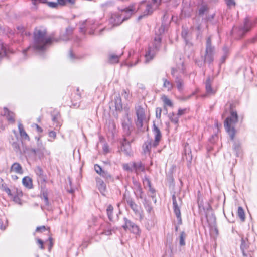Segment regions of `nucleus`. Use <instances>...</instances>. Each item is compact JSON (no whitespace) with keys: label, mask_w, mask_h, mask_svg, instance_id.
Masks as SVG:
<instances>
[{"label":"nucleus","mask_w":257,"mask_h":257,"mask_svg":"<svg viewBox=\"0 0 257 257\" xmlns=\"http://www.w3.org/2000/svg\"><path fill=\"white\" fill-rule=\"evenodd\" d=\"M122 168L124 170L129 172H133V162L123 164L122 165Z\"/></svg>","instance_id":"nucleus-40"},{"label":"nucleus","mask_w":257,"mask_h":257,"mask_svg":"<svg viewBox=\"0 0 257 257\" xmlns=\"http://www.w3.org/2000/svg\"><path fill=\"white\" fill-rule=\"evenodd\" d=\"M4 191H5V192H6L7 193V194L9 196H11V197H12L13 196V194H12L11 193V190L9 188H8V187H7L6 188H5L4 190Z\"/></svg>","instance_id":"nucleus-61"},{"label":"nucleus","mask_w":257,"mask_h":257,"mask_svg":"<svg viewBox=\"0 0 257 257\" xmlns=\"http://www.w3.org/2000/svg\"><path fill=\"white\" fill-rule=\"evenodd\" d=\"M13 197V200L14 202H15L17 203H20L21 199L17 195H14L12 197Z\"/></svg>","instance_id":"nucleus-60"},{"label":"nucleus","mask_w":257,"mask_h":257,"mask_svg":"<svg viewBox=\"0 0 257 257\" xmlns=\"http://www.w3.org/2000/svg\"><path fill=\"white\" fill-rule=\"evenodd\" d=\"M212 81L211 80V78L210 76H208L205 82V89L206 91L207 92V94H204L202 96L203 97H205L207 96V94H214L215 93V91L212 89L211 86Z\"/></svg>","instance_id":"nucleus-18"},{"label":"nucleus","mask_w":257,"mask_h":257,"mask_svg":"<svg viewBox=\"0 0 257 257\" xmlns=\"http://www.w3.org/2000/svg\"><path fill=\"white\" fill-rule=\"evenodd\" d=\"M74 31V28L69 26L66 28L65 32L61 34L59 38L47 37V31L45 29L35 28L33 33V48L39 52L45 51L47 47L51 45L53 42H58L59 40L68 41L70 39Z\"/></svg>","instance_id":"nucleus-1"},{"label":"nucleus","mask_w":257,"mask_h":257,"mask_svg":"<svg viewBox=\"0 0 257 257\" xmlns=\"http://www.w3.org/2000/svg\"><path fill=\"white\" fill-rule=\"evenodd\" d=\"M136 111L137 117L145 118V111L141 106H138L136 108Z\"/></svg>","instance_id":"nucleus-33"},{"label":"nucleus","mask_w":257,"mask_h":257,"mask_svg":"<svg viewBox=\"0 0 257 257\" xmlns=\"http://www.w3.org/2000/svg\"><path fill=\"white\" fill-rule=\"evenodd\" d=\"M145 119V117H137V119L135 122L136 126L139 131H143L142 130L143 126V121Z\"/></svg>","instance_id":"nucleus-37"},{"label":"nucleus","mask_w":257,"mask_h":257,"mask_svg":"<svg viewBox=\"0 0 257 257\" xmlns=\"http://www.w3.org/2000/svg\"><path fill=\"white\" fill-rule=\"evenodd\" d=\"M230 115L227 117L224 122V126L225 131L229 136L230 139L233 141V150L235 153L236 156L239 157L241 153L240 144L239 142L234 141L236 130L235 125L238 121V116L237 112L234 110V105H229Z\"/></svg>","instance_id":"nucleus-2"},{"label":"nucleus","mask_w":257,"mask_h":257,"mask_svg":"<svg viewBox=\"0 0 257 257\" xmlns=\"http://www.w3.org/2000/svg\"><path fill=\"white\" fill-rule=\"evenodd\" d=\"M57 1L60 6L71 7L75 4L76 0H57Z\"/></svg>","instance_id":"nucleus-32"},{"label":"nucleus","mask_w":257,"mask_h":257,"mask_svg":"<svg viewBox=\"0 0 257 257\" xmlns=\"http://www.w3.org/2000/svg\"><path fill=\"white\" fill-rule=\"evenodd\" d=\"M215 16V13H213L212 15H208V16H206V17L205 18V21L207 22H211L213 20Z\"/></svg>","instance_id":"nucleus-53"},{"label":"nucleus","mask_w":257,"mask_h":257,"mask_svg":"<svg viewBox=\"0 0 257 257\" xmlns=\"http://www.w3.org/2000/svg\"><path fill=\"white\" fill-rule=\"evenodd\" d=\"M186 235L184 231L181 232L179 236V244L181 246H184L185 245V239Z\"/></svg>","instance_id":"nucleus-42"},{"label":"nucleus","mask_w":257,"mask_h":257,"mask_svg":"<svg viewBox=\"0 0 257 257\" xmlns=\"http://www.w3.org/2000/svg\"><path fill=\"white\" fill-rule=\"evenodd\" d=\"M69 56L70 58L72 60H74L75 59L77 58V57L73 53V52L71 49H70L69 50Z\"/></svg>","instance_id":"nucleus-56"},{"label":"nucleus","mask_w":257,"mask_h":257,"mask_svg":"<svg viewBox=\"0 0 257 257\" xmlns=\"http://www.w3.org/2000/svg\"><path fill=\"white\" fill-rule=\"evenodd\" d=\"M132 141L133 140H132L131 141H129L126 139L125 137H124L123 140L121 142V147L125 146L127 144H131Z\"/></svg>","instance_id":"nucleus-57"},{"label":"nucleus","mask_w":257,"mask_h":257,"mask_svg":"<svg viewBox=\"0 0 257 257\" xmlns=\"http://www.w3.org/2000/svg\"><path fill=\"white\" fill-rule=\"evenodd\" d=\"M144 205L146 211L150 213L152 210V207L151 205V203L148 201H147L146 198L144 199Z\"/></svg>","instance_id":"nucleus-46"},{"label":"nucleus","mask_w":257,"mask_h":257,"mask_svg":"<svg viewBox=\"0 0 257 257\" xmlns=\"http://www.w3.org/2000/svg\"><path fill=\"white\" fill-rule=\"evenodd\" d=\"M4 115L6 116L8 121L12 123L15 122V114L11 111H9L8 108L4 107Z\"/></svg>","instance_id":"nucleus-23"},{"label":"nucleus","mask_w":257,"mask_h":257,"mask_svg":"<svg viewBox=\"0 0 257 257\" xmlns=\"http://www.w3.org/2000/svg\"><path fill=\"white\" fill-rule=\"evenodd\" d=\"M152 140L151 139L148 140L143 144L142 148L144 153L146 154H150L151 147L152 146Z\"/></svg>","instance_id":"nucleus-22"},{"label":"nucleus","mask_w":257,"mask_h":257,"mask_svg":"<svg viewBox=\"0 0 257 257\" xmlns=\"http://www.w3.org/2000/svg\"><path fill=\"white\" fill-rule=\"evenodd\" d=\"M121 151L127 156L131 155V144H127L125 146L121 147Z\"/></svg>","instance_id":"nucleus-39"},{"label":"nucleus","mask_w":257,"mask_h":257,"mask_svg":"<svg viewBox=\"0 0 257 257\" xmlns=\"http://www.w3.org/2000/svg\"><path fill=\"white\" fill-rule=\"evenodd\" d=\"M3 33H5L7 35H13L14 32L12 29L9 27H4Z\"/></svg>","instance_id":"nucleus-49"},{"label":"nucleus","mask_w":257,"mask_h":257,"mask_svg":"<svg viewBox=\"0 0 257 257\" xmlns=\"http://www.w3.org/2000/svg\"><path fill=\"white\" fill-rule=\"evenodd\" d=\"M120 55L115 54H111L109 57V61L111 63H116L118 62Z\"/></svg>","instance_id":"nucleus-38"},{"label":"nucleus","mask_w":257,"mask_h":257,"mask_svg":"<svg viewBox=\"0 0 257 257\" xmlns=\"http://www.w3.org/2000/svg\"><path fill=\"white\" fill-rule=\"evenodd\" d=\"M214 47L211 45V39L208 37L206 40V50L203 57V63L210 65L214 61Z\"/></svg>","instance_id":"nucleus-4"},{"label":"nucleus","mask_w":257,"mask_h":257,"mask_svg":"<svg viewBox=\"0 0 257 257\" xmlns=\"http://www.w3.org/2000/svg\"><path fill=\"white\" fill-rule=\"evenodd\" d=\"M226 5L229 9L235 7L236 3L234 0H224Z\"/></svg>","instance_id":"nucleus-47"},{"label":"nucleus","mask_w":257,"mask_h":257,"mask_svg":"<svg viewBox=\"0 0 257 257\" xmlns=\"http://www.w3.org/2000/svg\"><path fill=\"white\" fill-rule=\"evenodd\" d=\"M125 223L122 225V228L124 230L129 229L134 234H139L140 232L139 227L134 222L130 220H128L126 217L123 218Z\"/></svg>","instance_id":"nucleus-9"},{"label":"nucleus","mask_w":257,"mask_h":257,"mask_svg":"<svg viewBox=\"0 0 257 257\" xmlns=\"http://www.w3.org/2000/svg\"><path fill=\"white\" fill-rule=\"evenodd\" d=\"M241 242L240 244V249L243 253V256H247V254L245 253V250L248 249L249 244L248 239L247 238H241Z\"/></svg>","instance_id":"nucleus-24"},{"label":"nucleus","mask_w":257,"mask_h":257,"mask_svg":"<svg viewBox=\"0 0 257 257\" xmlns=\"http://www.w3.org/2000/svg\"><path fill=\"white\" fill-rule=\"evenodd\" d=\"M34 171L38 177V181L41 182V183L44 184L47 181V175L44 173L43 170L40 166H36Z\"/></svg>","instance_id":"nucleus-14"},{"label":"nucleus","mask_w":257,"mask_h":257,"mask_svg":"<svg viewBox=\"0 0 257 257\" xmlns=\"http://www.w3.org/2000/svg\"><path fill=\"white\" fill-rule=\"evenodd\" d=\"M133 171L136 174H138L140 172H145V166L141 161L133 162Z\"/></svg>","instance_id":"nucleus-17"},{"label":"nucleus","mask_w":257,"mask_h":257,"mask_svg":"<svg viewBox=\"0 0 257 257\" xmlns=\"http://www.w3.org/2000/svg\"><path fill=\"white\" fill-rule=\"evenodd\" d=\"M113 6V3L112 2H107L105 3L102 4L100 7L104 11L107 10L108 8H111Z\"/></svg>","instance_id":"nucleus-43"},{"label":"nucleus","mask_w":257,"mask_h":257,"mask_svg":"<svg viewBox=\"0 0 257 257\" xmlns=\"http://www.w3.org/2000/svg\"><path fill=\"white\" fill-rule=\"evenodd\" d=\"M47 5L51 8H56L59 4H58V2H50L46 3Z\"/></svg>","instance_id":"nucleus-51"},{"label":"nucleus","mask_w":257,"mask_h":257,"mask_svg":"<svg viewBox=\"0 0 257 257\" xmlns=\"http://www.w3.org/2000/svg\"><path fill=\"white\" fill-rule=\"evenodd\" d=\"M172 201H173V208L174 212L176 216L178 224L181 225L182 224V220L181 218V211L180 209V206L179 204L177 203L176 200V197L174 194L172 195Z\"/></svg>","instance_id":"nucleus-11"},{"label":"nucleus","mask_w":257,"mask_h":257,"mask_svg":"<svg viewBox=\"0 0 257 257\" xmlns=\"http://www.w3.org/2000/svg\"><path fill=\"white\" fill-rule=\"evenodd\" d=\"M49 136L52 138L53 139H55L56 137V133L53 131H51L49 133Z\"/></svg>","instance_id":"nucleus-62"},{"label":"nucleus","mask_w":257,"mask_h":257,"mask_svg":"<svg viewBox=\"0 0 257 257\" xmlns=\"http://www.w3.org/2000/svg\"><path fill=\"white\" fill-rule=\"evenodd\" d=\"M40 197L42 199H44L46 206L50 205V204L48 199V191L45 185L43 186H41Z\"/></svg>","instance_id":"nucleus-16"},{"label":"nucleus","mask_w":257,"mask_h":257,"mask_svg":"<svg viewBox=\"0 0 257 257\" xmlns=\"http://www.w3.org/2000/svg\"><path fill=\"white\" fill-rule=\"evenodd\" d=\"M47 230V229L46 228L45 226L43 225V226L37 227L36 229V231L38 232H42L46 231Z\"/></svg>","instance_id":"nucleus-54"},{"label":"nucleus","mask_w":257,"mask_h":257,"mask_svg":"<svg viewBox=\"0 0 257 257\" xmlns=\"http://www.w3.org/2000/svg\"><path fill=\"white\" fill-rule=\"evenodd\" d=\"M136 5V4H135ZM136 12L139 10H144L143 15H141L139 16L138 20H141L145 16H148L151 14L153 13V9L151 4H147L146 1L141 2L138 6L137 8L136 7Z\"/></svg>","instance_id":"nucleus-6"},{"label":"nucleus","mask_w":257,"mask_h":257,"mask_svg":"<svg viewBox=\"0 0 257 257\" xmlns=\"http://www.w3.org/2000/svg\"><path fill=\"white\" fill-rule=\"evenodd\" d=\"M143 182L144 185H146L148 187H150V186H151V181L147 176H144Z\"/></svg>","instance_id":"nucleus-50"},{"label":"nucleus","mask_w":257,"mask_h":257,"mask_svg":"<svg viewBox=\"0 0 257 257\" xmlns=\"http://www.w3.org/2000/svg\"><path fill=\"white\" fill-rule=\"evenodd\" d=\"M134 184L136 187V191L138 193L139 197L141 199L144 198V193L141 187V184L138 183L137 181H133Z\"/></svg>","instance_id":"nucleus-28"},{"label":"nucleus","mask_w":257,"mask_h":257,"mask_svg":"<svg viewBox=\"0 0 257 257\" xmlns=\"http://www.w3.org/2000/svg\"><path fill=\"white\" fill-rule=\"evenodd\" d=\"M164 104V106L166 107V106H168L170 107L173 106V103L172 101L166 96H164L162 98Z\"/></svg>","instance_id":"nucleus-44"},{"label":"nucleus","mask_w":257,"mask_h":257,"mask_svg":"<svg viewBox=\"0 0 257 257\" xmlns=\"http://www.w3.org/2000/svg\"><path fill=\"white\" fill-rule=\"evenodd\" d=\"M113 207L111 205H109L107 206L106 209L107 215L110 221H113Z\"/></svg>","instance_id":"nucleus-35"},{"label":"nucleus","mask_w":257,"mask_h":257,"mask_svg":"<svg viewBox=\"0 0 257 257\" xmlns=\"http://www.w3.org/2000/svg\"><path fill=\"white\" fill-rule=\"evenodd\" d=\"M237 215L239 217L241 221H244L245 219V215L244 213V211L242 207L239 206L238 208Z\"/></svg>","instance_id":"nucleus-34"},{"label":"nucleus","mask_w":257,"mask_h":257,"mask_svg":"<svg viewBox=\"0 0 257 257\" xmlns=\"http://www.w3.org/2000/svg\"><path fill=\"white\" fill-rule=\"evenodd\" d=\"M183 158L186 160L187 162V166L190 167L192 160V155L191 150V148L189 145L188 143H186L184 147V155Z\"/></svg>","instance_id":"nucleus-13"},{"label":"nucleus","mask_w":257,"mask_h":257,"mask_svg":"<svg viewBox=\"0 0 257 257\" xmlns=\"http://www.w3.org/2000/svg\"><path fill=\"white\" fill-rule=\"evenodd\" d=\"M124 200L136 215L140 214V207L135 203L132 198L131 197H125Z\"/></svg>","instance_id":"nucleus-15"},{"label":"nucleus","mask_w":257,"mask_h":257,"mask_svg":"<svg viewBox=\"0 0 257 257\" xmlns=\"http://www.w3.org/2000/svg\"><path fill=\"white\" fill-rule=\"evenodd\" d=\"M44 150L45 147L43 146L42 143L39 142L37 143V148L36 149L26 148L23 150V153H30L34 156L38 154L40 157L43 156Z\"/></svg>","instance_id":"nucleus-7"},{"label":"nucleus","mask_w":257,"mask_h":257,"mask_svg":"<svg viewBox=\"0 0 257 257\" xmlns=\"http://www.w3.org/2000/svg\"><path fill=\"white\" fill-rule=\"evenodd\" d=\"M162 112V109L160 107H157L156 109V116L157 118H160Z\"/></svg>","instance_id":"nucleus-55"},{"label":"nucleus","mask_w":257,"mask_h":257,"mask_svg":"<svg viewBox=\"0 0 257 257\" xmlns=\"http://www.w3.org/2000/svg\"><path fill=\"white\" fill-rule=\"evenodd\" d=\"M10 142L11 144L13 150L15 152L20 154H22L20 147V143H22V141L19 140L18 138H16L15 141H14V139H12V141H10Z\"/></svg>","instance_id":"nucleus-20"},{"label":"nucleus","mask_w":257,"mask_h":257,"mask_svg":"<svg viewBox=\"0 0 257 257\" xmlns=\"http://www.w3.org/2000/svg\"><path fill=\"white\" fill-rule=\"evenodd\" d=\"M129 90L127 89H123L122 93V96L124 97V98L126 99H128L129 98Z\"/></svg>","instance_id":"nucleus-52"},{"label":"nucleus","mask_w":257,"mask_h":257,"mask_svg":"<svg viewBox=\"0 0 257 257\" xmlns=\"http://www.w3.org/2000/svg\"><path fill=\"white\" fill-rule=\"evenodd\" d=\"M152 131L155 137L154 141L152 143V147L156 148L158 146L162 139V134L160 129L156 126L155 122H154L153 125Z\"/></svg>","instance_id":"nucleus-12"},{"label":"nucleus","mask_w":257,"mask_h":257,"mask_svg":"<svg viewBox=\"0 0 257 257\" xmlns=\"http://www.w3.org/2000/svg\"><path fill=\"white\" fill-rule=\"evenodd\" d=\"M11 172H15L19 174H22L23 173V170L22 166L19 163L15 162L12 164L10 168Z\"/></svg>","instance_id":"nucleus-21"},{"label":"nucleus","mask_w":257,"mask_h":257,"mask_svg":"<svg viewBox=\"0 0 257 257\" xmlns=\"http://www.w3.org/2000/svg\"><path fill=\"white\" fill-rule=\"evenodd\" d=\"M175 83L178 90L179 91H182L183 90L184 83L183 81L180 76H176L175 77Z\"/></svg>","instance_id":"nucleus-31"},{"label":"nucleus","mask_w":257,"mask_h":257,"mask_svg":"<svg viewBox=\"0 0 257 257\" xmlns=\"http://www.w3.org/2000/svg\"><path fill=\"white\" fill-rule=\"evenodd\" d=\"M168 116L172 122L174 123L175 124H178L179 118L177 116H175V114L173 112H172V113H170Z\"/></svg>","instance_id":"nucleus-45"},{"label":"nucleus","mask_w":257,"mask_h":257,"mask_svg":"<svg viewBox=\"0 0 257 257\" xmlns=\"http://www.w3.org/2000/svg\"><path fill=\"white\" fill-rule=\"evenodd\" d=\"M154 222L153 220H149V221L146 225L147 228L149 229L154 226Z\"/></svg>","instance_id":"nucleus-58"},{"label":"nucleus","mask_w":257,"mask_h":257,"mask_svg":"<svg viewBox=\"0 0 257 257\" xmlns=\"http://www.w3.org/2000/svg\"><path fill=\"white\" fill-rule=\"evenodd\" d=\"M22 184L29 189H32L33 187L32 179L29 176H26L23 178Z\"/></svg>","instance_id":"nucleus-25"},{"label":"nucleus","mask_w":257,"mask_h":257,"mask_svg":"<svg viewBox=\"0 0 257 257\" xmlns=\"http://www.w3.org/2000/svg\"><path fill=\"white\" fill-rule=\"evenodd\" d=\"M114 104L115 110L120 112L122 110V104L121 98L119 96H116L114 99Z\"/></svg>","instance_id":"nucleus-26"},{"label":"nucleus","mask_w":257,"mask_h":257,"mask_svg":"<svg viewBox=\"0 0 257 257\" xmlns=\"http://www.w3.org/2000/svg\"><path fill=\"white\" fill-rule=\"evenodd\" d=\"M122 126L124 133V136H129L131 133V127L132 126V121L131 119L128 116V113L125 114V116L122 120Z\"/></svg>","instance_id":"nucleus-10"},{"label":"nucleus","mask_w":257,"mask_h":257,"mask_svg":"<svg viewBox=\"0 0 257 257\" xmlns=\"http://www.w3.org/2000/svg\"><path fill=\"white\" fill-rule=\"evenodd\" d=\"M177 72V70L176 68L173 67L171 68V75L175 78V77L177 76L175 75V73Z\"/></svg>","instance_id":"nucleus-63"},{"label":"nucleus","mask_w":257,"mask_h":257,"mask_svg":"<svg viewBox=\"0 0 257 257\" xmlns=\"http://www.w3.org/2000/svg\"><path fill=\"white\" fill-rule=\"evenodd\" d=\"M209 11V7L206 5H202L198 9V16L202 17L204 14H207Z\"/></svg>","instance_id":"nucleus-29"},{"label":"nucleus","mask_w":257,"mask_h":257,"mask_svg":"<svg viewBox=\"0 0 257 257\" xmlns=\"http://www.w3.org/2000/svg\"><path fill=\"white\" fill-rule=\"evenodd\" d=\"M186 110V109H179L178 111L177 115L181 116V115H183L185 113Z\"/></svg>","instance_id":"nucleus-64"},{"label":"nucleus","mask_w":257,"mask_h":257,"mask_svg":"<svg viewBox=\"0 0 257 257\" xmlns=\"http://www.w3.org/2000/svg\"><path fill=\"white\" fill-rule=\"evenodd\" d=\"M223 55L220 59V63L222 64L225 61L228 54V49L227 47H224L223 48Z\"/></svg>","instance_id":"nucleus-41"},{"label":"nucleus","mask_w":257,"mask_h":257,"mask_svg":"<svg viewBox=\"0 0 257 257\" xmlns=\"http://www.w3.org/2000/svg\"><path fill=\"white\" fill-rule=\"evenodd\" d=\"M18 129L20 135L22 138L26 140H30L29 136L24 130L23 125L21 122H19L18 123Z\"/></svg>","instance_id":"nucleus-27"},{"label":"nucleus","mask_w":257,"mask_h":257,"mask_svg":"<svg viewBox=\"0 0 257 257\" xmlns=\"http://www.w3.org/2000/svg\"><path fill=\"white\" fill-rule=\"evenodd\" d=\"M100 176L105 179V182L106 183L114 181V178L113 176L106 171L104 170L103 172H102V174Z\"/></svg>","instance_id":"nucleus-30"},{"label":"nucleus","mask_w":257,"mask_h":257,"mask_svg":"<svg viewBox=\"0 0 257 257\" xmlns=\"http://www.w3.org/2000/svg\"><path fill=\"white\" fill-rule=\"evenodd\" d=\"M161 40V39L160 37H156L154 39L155 42L153 44V48L149 47L148 48L145 54V57L147 61L151 60L154 57L156 52L159 49Z\"/></svg>","instance_id":"nucleus-5"},{"label":"nucleus","mask_w":257,"mask_h":257,"mask_svg":"<svg viewBox=\"0 0 257 257\" xmlns=\"http://www.w3.org/2000/svg\"><path fill=\"white\" fill-rule=\"evenodd\" d=\"M251 28V24L249 20L246 18L244 20L243 25H241L238 28H236L235 29H237V34L239 38H242L244 36L245 34L248 32Z\"/></svg>","instance_id":"nucleus-8"},{"label":"nucleus","mask_w":257,"mask_h":257,"mask_svg":"<svg viewBox=\"0 0 257 257\" xmlns=\"http://www.w3.org/2000/svg\"><path fill=\"white\" fill-rule=\"evenodd\" d=\"M136 12V5L133 4L124 9L120 10L118 12L111 13L109 19V22L112 26H118L122 22L131 18Z\"/></svg>","instance_id":"nucleus-3"},{"label":"nucleus","mask_w":257,"mask_h":257,"mask_svg":"<svg viewBox=\"0 0 257 257\" xmlns=\"http://www.w3.org/2000/svg\"><path fill=\"white\" fill-rule=\"evenodd\" d=\"M94 170L96 172V173L100 175H101L102 174V172L104 171L102 169L101 167L98 164L94 165Z\"/></svg>","instance_id":"nucleus-48"},{"label":"nucleus","mask_w":257,"mask_h":257,"mask_svg":"<svg viewBox=\"0 0 257 257\" xmlns=\"http://www.w3.org/2000/svg\"><path fill=\"white\" fill-rule=\"evenodd\" d=\"M96 186L99 191L103 194L105 192L106 186L104 182L100 178L96 177Z\"/></svg>","instance_id":"nucleus-19"},{"label":"nucleus","mask_w":257,"mask_h":257,"mask_svg":"<svg viewBox=\"0 0 257 257\" xmlns=\"http://www.w3.org/2000/svg\"><path fill=\"white\" fill-rule=\"evenodd\" d=\"M111 231L112 230L110 229H104L103 231L102 232V234L109 236L111 235Z\"/></svg>","instance_id":"nucleus-59"},{"label":"nucleus","mask_w":257,"mask_h":257,"mask_svg":"<svg viewBox=\"0 0 257 257\" xmlns=\"http://www.w3.org/2000/svg\"><path fill=\"white\" fill-rule=\"evenodd\" d=\"M163 87L167 88L168 91H171L173 88V85L166 78H163Z\"/></svg>","instance_id":"nucleus-36"}]
</instances>
